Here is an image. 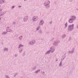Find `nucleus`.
I'll use <instances>...</instances> for the list:
<instances>
[{
	"label": "nucleus",
	"mask_w": 78,
	"mask_h": 78,
	"mask_svg": "<svg viewBox=\"0 0 78 78\" xmlns=\"http://www.w3.org/2000/svg\"><path fill=\"white\" fill-rule=\"evenodd\" d=\"M74 24L73 23L72 24L68 26L67 28L68 30L69 31H71L73 30L74 28Z\"/></svg>",
	"instance_id": "f257e3e1"
},
{
	"label": "nucleus",
	"mask_w": 78,
	"mask_h": 78,
	"mask_svg": "<svg viewBox=\"0 0 78 78\" xmlns=\"http://www.w3.org/2000/svg\"><path fill=\"white\" fill-rule=\"evenodd\" d=\"M50 3V2L49 0H47L45 1L44 3V5L46 7H49V4Z\"/></svg>",
	"instance_id": "f03ea898"
},
{
	"label": "nucleus",
	"mask_w": 78,
	"mask_h": 78,
	"mask_svg": "<svg viewBox=\"0 0 78 78\" xmlns=\"http://www.w3.org/2000/svg\"><path fill=\"white\" fill-rule=\"evenodd\" d=\"M36 41L35 40H33L29 42L28 44L30 45L33 46L35 44Z\"/></svg>",
	"instance_id": "7ed1b4c3"
},
{
	"label": "nucleus",
	"mask_w": 78,
	"mask_h": 78,
	"mask_svg": "<svg viewBox=\"0 0 78 78\" xmlns=\"http://www.w3.org/2000/svg\"><path fill=\"white\" fill-rule=\"evenodd\" d=\"M38 19V17L37 16H33L32 20L33 22H35Z\"/></svg>",
	"instance_id": "20e7f679"
},
{
	"label": "nucleus",
	"mask_w": 78,
	"mask_h": 78,
	"mask_svg": "<svg viewBox=\"0 0 78 78\" xmlns=\"http://www.w3.org/2000/svg\"><path fill=\"white\" fill-rule=\"evenodd\" d=\"M55 50V48L54 46H52L50 47V51L51 53H54Z\"/></svg>",
	"instance_id": "39448f33"
},
{
	"label": "nucleus",
	"mask_w": 78,
	"mask_h": 78,
	"mask_svg": "<svg viewBox=\"0 0 78 78\" xmlns=\"http://www.w3.org/2000/svg\"><path fill=\"white\" fill-rule=\"evenodd\" d=\"M6 31L7 32L12 33L13 32V30L11 28H9V27H7L6 28Z\"/></svg>",
	"instance_id": "423d86ee"
},
{
	"label": "nucleus",
	"mask_w": 78,
	"mask_h": 78,
	"mask_svg": "<svg viewBox=\"0 0 78 78\" xmlns=\"http://www.w3.org/2000/svg\"><path fill=\"white\" fill-rule=\"evenodd\" d=\"M28 19V17L26 15L23 17V21L24 22H26L27 21Z\"/></svg>",
	"instance_id": "0eeeda50"
},
{
	"label": "nucleus",
	"mask_w": 78,
	"mask_h": 78,
	"mask_svg": "<svg viewBox=\"0 0 78 78\" xmlns=\"http://www.w3.org/2000/svg\"><path fill=\"white\" fill-rule=\"evenodd\" d=\"M70 18L73 20V21L76 20V17L75 15H72L70 16Z\"/></svg>",
	"instance_id": "6e6552de"
},
{
	"label": "nucleus",
	"mask_w": 78,
	"mask_h": 78,
	"mask_svg": "<svg viewBox=\"0 0 78 78\" xmlns=\"http://www.w3.org/2000/svg\"><path fill=\"white\" fill-rule=\"evenodd\" d=\"M2 9L1 10V16H3L5 15L6 13V11H2Z\"/></svg>",
	"instance_id": "1a4fd4ad"
},
{
	"label": "nucleus",
	"mask_w": 78,
	"mask_h": 78,
	"mask_svg": "<svg viewBox=\"0 0 78 78\" xmlns=\"http://www.w3.org/2000/svg\"><path fill=\"white\" fill-rule=\"evenodd\" d=\"M44 21L43 20H41L40 21V23H39V26H42L44 24Z\"/></svg>",
	"instance_id": "9d476101"
},
{
	"label": "nucleus",
	"mask_w": 78,
	"mask_h": 78,
	"mask_svg": "<svg viewBox=\"0 0 78 78\" xmlns=\"http://www.w3.org/2000/svg\"><path fill=\"white\" fill-rule=\"evenodd\" d=\"M58 44V41H55L53 43V44L54 46H56Z\"/></svg>",
	"instance_id": "9b49d317"
},
{
	"label": "nucleus",
	"mask_w": 78,
	"mask_h": 78,
	"mask_svg": "<svg viewBox=\"0 0 78 78\" xmlns=\"http://www.w3.org/2000/svg\"><path fill=\"white\" fill-rule=\"evenodd\" d=\"M73 20H72L71 18L69 20V23H72L73 22Z\"/></svg>",
	"instance_id": "f8f14e48"
},
{
	"label": "nucleus",
	"mask_w": 78,
	"mask_h": 78,
	"mask_svg": "<svg viewBox=\"0 0 78 78\" xmlns=\"http://www.w3.org/2000/svg\"><path fill=\"white\" fill-rule=\"evenodd\" d=\"M74 52V49H72L71 51H69L68 53L73 54V53Z\"/></svg>",
	"instance_id": "ddd939ff"
},
{
	"label": "nucleus",
	"mask_w": 78,
	"mask_h": 78,
	"mask_svg": "<svg viewBox=\"0 0 78 78\" xmlns=\"http://www.w3.org/2000/svg\"><path fill=\"white\" fill-rule=\"evenodd\" d=\"M68 22H66L65 23V24H64L65 29H66V28H67V27H68Z\"/></svg>",
	"instance_id": "4468645a"
},
{
	"label": "nucleus",
	"mask_w": 78,
	"mask_h": 78,
	"mask_svg": "<svg viewBox=\"0 0 78 78\" xmlns=\"http://www.w3.org/2000/svg\"><path fill=\"white\" fill-rule=\"evenodd\" d=\"M23 35H20L19 37V39L20 41H21L23 39Z\"/></svg>",
	"instance_id": "2eb2a0df"
},
{
	"label": "nucleus",
	"mask_w": 78,
	"mask_h": 78,
	"mask_svg": "<svg viewBox=\"0 0 78 78\" xmlns=\"http://www.w3.org/2000/svg\"><path fill=\"white\" fill-rule=\"evenodd\" d=\"M8 48H4V49H3V51L4 52L8 51Z\"/></svg>",
	"instance_id": "dca6fc26"
},
{
	"label": "nucleus",
	"mask_w": 78,
	"mask_h": 78,
	"mask_svg": "<svg viewBox=\"0 0 78 78\" xmlns=\"http://www.w3.org/2000/svg\"><path fill=\"white\" fill-rule=\"evenodd\" d=\"M66 57V55L65 54H64L63 55L62 58H61V60L63 61L64 59Z\"/></svg>",
	"instance_id": "f3484780"
},
{
	"label": "nucleus",
	"mask_w": 78,
	"mask_h": 78,
	"mask_svg": "<svg viewBox=\"0 0 78 78\" xmlns=\"http://www.w3.org/2000/svg\"><path fill=\"white\" fill-rule=\"evenodd\" d=\"M23 47V44H20L19 46V47L18 48H20L21 47Z\"/></svg>",
	"instance_id": "a211bd4d"
},
{
	"label": "nucleus",
	"mask_w": 78,
	"mask_h": 78,
	"mask_svg": "<svg viewBox=\"0 0 78 78\" xmlns=\"http://www.w3.org/2000/svg\"><path fill=\"white\" fill-rule=\"evenodd\" d=\"M50 52H51L50 50H49V51H47V52L45 53V55H47L48 54H49L50 53Z\"/></svg>",
	"instance_id": "6ab92c4d"
},
{
	"label": "nucleus",
	"mask_w": 78,
	"mask_h": 78,
	"mask_svg": "<svg viewBox=\"0 0 78 78\" xmlns=\"http://www.w3.org/2000/svg\"><path fill=\"white\" fill-rule=\"evenodd\" d=\"M23 50V48H20V49H19V53H21L22 52V51Z\"/></svg>",
	"instance_id": "aec40b11"
},
{
	"label": "nucleus",
	"mask_w": 78,
	"mask_h": 78,
	"mask_svg": "<svg viewBox=\"0 0 78 78\" xmlns=\"http://www.w3.org/2000/svg\"><path fill=\"white\" fill-rule=\"evenodd\" d=\"M5 2V0H1V4H3Z\"/></svg>",
	"instance_id": "412c9836"
},
{
	"label": "nucleus",
	"mask_w": 78,
	"mask_h": 78,
	"mask_svg": "<svg viewBox=\"0 0 78 78\" xmlns=\"http://www.w3.org/2000/svg\"><path fill=\"white\" fill-rule=\"evenodd\" d=\"M66 37V34H64L63 35H62V39H64L65 38V37Z\"/></svg>",
	"instance_id": "4be33fe9"
},
{
	"label": "nucleus",
	"mask_w": 78,
	"mask_h": 78,
	"mask_svg": "<svg viewBox=\"0 0 78 78\" xmlns=\"http://www.w3.org/2000/svg\"><path fill=\"white\" fill-rule=\"evenodd\" d=\"M40 28V26H39L37 27L36 28L37 30H39V29Z\"/></svg>",
	"instance_id": "5701e85b"
},
{
	"label": "nucleus",
	"mask_w": 78,
	"mask_h": 78,
	"mask_svg": "<svg viewBox=\"0 0 78 78\" xmlns=\"http://www.w3.org/2000/svg\"><path fill=\"white\" fill-rule=\"evenodd\" d=\"M40 69H38V70H37V71H36L35 73H37L39 72H40Z\"/></svg>",
	"instance_id": "b1692460"
},
{
	"label": "nucleus",
	"mask_w": 78,
	"mask_h": 78,
	"mask_svg": "<svg viewBox=\"0 0 78 78\" xmlns=\"http://www.w3.org/2000/svg\"><path fill=\"white\" fill-rule=\"evenodd\" d=\"M62 62H60L59 64V66L60 67H61L62 66Z\"/></svg>",
	"instance_id": "393cba45"
},
{
	"label": "nucleus",
	"mask_w": 78,
	"mask_h": 78,
	"mask_svg": "<svg viewBox=\"0 0 78 78\" xmlns=\"http://www.w3.org/2000/svg\"><path fill=\"white\" fill-rule=\"evenodd\" d=\"M42 74L43 75H44L45 74V73L43 71H42L41 72Z\"/></svg>",
	"instance_id": "a878e982"
},
{
	"label": "nucleus",
	"mask_w": 78,
	"mask_h": 78,
	"mask_svg": "<svg viewBox=\"0 0 78 78\" xmlns=\"http://www.w3.org/2000/svg\"><path fill=\"white\" fill-rule=\"evenodd\" d=\"M15 7V5H13L12 6L11 8H12V9H14Z\"/></svg>",
	"instance_id": "bb28decb"
},
{
	"label": "nucleus",
	"mask_w": 78,
	"mask_h": 78,
	"mask_svg": "<svg viewBox=\"0 0 78 78\" xmlns=\"http://www.w3.org/2000/svg\"><path fill=\"white\" fill-rule=\"evenodd\" d=\"M5 78H10V77H9L7 75H5Z\"/></svg>",
	"instance_id": "cd10ccee"
},
{
	"label": "nucleus",
	"mask_w": 78,
	"mask_h": 78,
	"mask_svg": "<svg viewBox=\"0 0 78 78\" xmlns=\"http://www.w3.org/2000/svg\"><path fill=\"white\" fill-rule=\"evenodd\" d=\"M7 34V31L4 32L3 33V34Z\"/></svg>",
	"instance_id": "c85d7f7f"
},
{
	"label": "nucleus",
	"mask_w": 78,
	"mask_h": 78,
	"mask_svg": "<svg viewBox=\"0 0 78 78\" xmlns=\"http://www.w3.org/2000/svg\"><path fill=\"white\" fill-rule=\"evenodd\" d=\"M39 32L40 33H42V31L41 30H39Z\"/></svg>",
	"instance_id": "c756f323"
},
{
	"label": "nucleus",
	"mask_w": 78,
	"mask_h": 78,
	"mask_svg": "<svg viewBox=\"0 0 78 78\" xmlns=\"http://www.w3.org/2000/svg\"><path fill=\"white\" fill-rule=\"evenodd\" d=\"M15 56L16 57H17L18 56V54H15Z\"/></svg>",
	"instance_id": "7c9ffc66"
},
{
	"label": "nucleus",
	"mask_w": 78,
	"mask_h": 78,
	"mask_svg": "<svg viewBox=\"0 0 78 78\" xmlns=\"http://www.w3.org/2000/svg\"><path fill=\"white\" fill-rule=\"evenodd\" d=\"M18 7L19 8H21V6L19 5V6H18Z\"/></svg>",
	"instance_id": "2f4dec72"
},
{
	"label": "nucleus",
	"mask_w": 78,
	"mask_h": 78,
	"mask_svg": "<svg viewBox=\"0 0 78 78\" xmlns=\"http://www.w3.org/2000/svg\"><path fill=\"white\" fill-rule=\"evenodd\" d=\"M58 61V59H57V58H56V61Z\"/></svg>",
	"instance_id": "473e14b6"
},
{
	"label": "nucleus",
	"mask_w": 78,
	"mask_h": 78,
	"mask_svg": "<svg viewBox=\"0 0 78 78\" xmlns=\"http://www.w3.org/2000/svg\"><path fill=\"white\" fill-rule=\"evenodd\" d=\"M52 23V22L51 21V22H50V24H51Z\"/></svg>",
	"instance_id": "72a5a7b5"
},
{
	"label": "nucleus",
	"mask_w": 78,
	"mask_h": 78,
	"mask_svg": "<svg viewBox=\"0 0 78 78\" xmlns=\"http://www.w3.org/2000/svg\"><path fill=\"white\" fill-rule=\"evenodd\" d=\"M36 69L35 68H33V70H34V69Z\"/></svg>",
	"instance_id": "f704fd0d"
},
{
	"label": "nucleus",
	"mask_w": 78,
	"mask_h": 78,
	"mask_svg": "<svg viewBox=\"0 0 78 78\" xmlns=\"http://www.w3.org/2000/svg\"><path fill=\"white\" fill-rule=\"evenodd\" d=\"M77 27L78 28V25H77Z\"/></svg>",
	"instance_id": "c9c22d12"
},
{
	"label": "nucleus",
	"mask_w": 78,
	"mask_h": 78,
	"mask_svg": "<svg viewBox=\"0 0 78 78\" xmlns=\"http://www.w3.org/2000/svg\"><path fill=\"white\" fill-rule=\"evenodd\" d=\"M76 10H78V9H76Z\"/></svg>",
	"instance_id": "e433bc0d"
},
{
	"label": "nucleus",
	"mask_w": 78,
	"mask_h": 78,
	"mask_svg": "<svg viewBox=\"0 0 78 78\" xmlns=\"http://www.w3.org/2000/svg\"><path fill=\"white\" fill-rule=\"evenodd\" d=\"M24 1H26V0H24Z\"/></svg>",
	"instance_id": "4c0bfd02"
},
{
	"label": "nucleus",
	"mask_w": 78,
	"mask_h": 78,
	"mask_svg": "<svg viewBox=\"0 0 78 78\" xmlns=\"http://www.w3.org/2000/svg\"><path fill=\"white\" fill-rule=\"evenodd\" d=\"M44 0H42V1H44Z\"/></svg>",
	"instance_id": "58836bf2"
},
{
	"label": "nucleus",
	"mask_w": 78,
	"mask_h": 78,
	"mask_svg": "<svg viewBox=\"0 0 78 78\" xmlns=\"http://www.w3.org/2000/svg\"><path fill=\"white\" fill-rule=\"evenodd\" d=\"M59 0H58V1Z\"/></svg>",
	"instance_id": "ea45409f"
}]
</instances>
